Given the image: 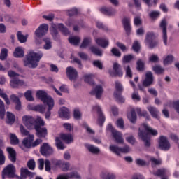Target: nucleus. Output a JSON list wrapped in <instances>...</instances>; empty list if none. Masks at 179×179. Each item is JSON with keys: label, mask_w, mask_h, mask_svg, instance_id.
I'll list each match as a JSON object with an SVG mask.
<instances>
[{"label": "nucleus", "mask_w": 179, "mask_h": 179, "mask_svg": "<svg viewBox=\"0 0 179 179\" xmlns=\"http://www.w3.org/2000/svg\"><path fill=\"white\" fill-rule=\"evenodd\" d=\"M132 48L134 50V51H135L136 52H138V51H139V50H141V44L139 43V42L138 41H135Z\"/></svg>", "instance_id": "56"}, {"label": "nucleus", "mask_w": 179, "mask_h": 179, "mask_svg": "<svg viewBox=\"0 0 179 179\" xmlns=\"http://www.w3.org/2000/svg\"><path fill=\"white\" fill-rule=\"evenodd\" d=\"M66 71V75L71 82L78 78V71H76V69H73V67H67Z\"/></svg>", "instance_id": "13"}, {"label": "nucleus", "mask_w": 179, "mask_h": 179, "mask_svg": "<svg viewBox=\"0 0 179 179\" xmlns=\"http://www.w3.org/2000/svg\"><path fill=\"white\" fill-rule=\"evenodd\" d=\"M80 179V175L77 172H71L67 174H61L57 177V179Z\"/></svg>", "instance_id": "15"}, {"label": "nucleus", "mask_w": 179, "mask_h": 179, "mask_svg": "<svg viewBox=\"0 0 179 179\" xmlns=\"http://www.w3.org/2000/svg\"><path fill=\"white\" fill-rule=\"evenodd\" d=\"M93 78H94L93 74H85L84 76V80L87 83H90V85H93Z\"/></svg>", "instance_id": "43"}, {"label": "nucleus", "mask_w": 179, "mask_h": 179, "mask_svg": "<svg viewBox=\"0 0 179 179\" xmlns=\"http://www.w3.org/2000/svg\"><path fill=\"white\" fill-rule=\"evenodd\" d=\"M78 9L73 8L71 10H68L67 15H69V16H73V15H78Z\"/></svg>", "instance_id": "64"}, {"label": "nucleus", "mask_w": 179, "mask_h": 179, "mask_svg": "<svg viewBox=\"0 0 179 179\" xmlns=\"http://www.w3.org/2000/svg\"><path fill=\"white\" fill-rule=\"evenodd\" d=\"M131 20L128 17H124L123 19V24L124 26V30L127 33H129L131 31Z\"/></svg>", "instance_id": "39"}, {"label": "nucleus", "mask_w": 179, "mask_h": 179, "mask_svg": "<svg viewBox=\"0 0 179 179\" xmlns=\"http://www.w3.org/2000/svg\"><path fill=\"white\" fill-rule=\"evenodd\" d=\"M17 37L19 40L20 42L21 43H26L27 40V36H24L22 32L18 31L17 33Z\"/></svg>", "instance_id": "49"}, {"label": "nucleus", "mask_w": 179, "mask_h": 179, "mask_svg": "<svg viewBox=\"0 0 179 179\" xmlns=\"http://www.w3.org/2000/svg\"><path fill=\"white\" fill-rule=\"evenodd\" d=\"M10 141L11 145H17V143H19V138H17V136H16V134H10Z\"/></svg>", "instance_id": "45"}, {"label": "nucleus", "mask_w": 179, "mask_h": 179, "mask_svg": "<svg viewBox=\"0 0 179 179\" xmlns=\"http://www.w3.org/2000/svg\"><path fill=\"white\" fill-rule=\"evenodd\" d=\"M20 131L22 135H24V136H27V138L23 139L22 145H20V148H21L22 150H24V148H27V149H30V148H32L31 145L33 143V141H34V135L29 134V131L24 129V127H23V125L20 126Z\"/></svg>", "instance_id": "4"}, {"label": "nucleus", "mask_w": 179, "mask_h": 179, "mask_svg": "<svg viewBox=\"0 0 179 179\" xmlns=\"http://www.w3.org/2000/svg\"><path fill=\"white\" fill-rule=\"evenodd\" d=\"M85 146L86 149L89 150V152H91V153L97 154L100 152V149L94 145L86 143L85 144Z\"/></svg>", "instance_id": "38"}, {"label": "nucleus", "mask_w": 179, "mask_h": 179, "mask_svg": "<svg viewBox=\"0 0 179 179\" xmlns=\"http://www.w3.org/2000/svg\"><path fill=\"white\" fill-rule=\"evenodd\" d=\"M42 103H43V104H45V106H48V110L49 111H51V110H52V108H54V106L55 104V103L54 102V99H52V97H51L50 96H49Z\"/></svg>", "instance_id": "22"}, {"label": "nucleus", "mask_w": 179, "mask_h": 179, "mask_svg": "<svg viewBox=\"0 0 179 179\" xmlns=\"http://www.w3.org/2000/svg\"><path fill=\"white\" fill-rule=\"evenodd\" d=\"M109 150L112 152V153H115V155L120 156L121 153H128L129 152H131V148L128 145H125L124 148H121L112 144L109 146Z\"/></svg>", "instance_id": "8"}, {"label": "nucleus", "mask_w": 179, "mask_h": 179, "mask_svg": "<svg viewBox=\"0 0 179 179\" xmlns=\"http://www.w3.org/2000/svg\"><path fill=\"white\" fill-rule=\"evenodd\" d=\"M48 31V25L47 24H43L35 31V42L36 44H41V42L38 41L43 36H45Z\"/></svg>", "instance_id": "6"}, {"label": "nucleus", "mask_w": 179, "mask_h": 179, "mask_svg": "<svg viewBox=\"0 0 179 179\" xmlns=\"http://www.w3.org/2000/svg\"><path fill=\"white\" fill-rule=\"evenodd\" d=\"M24 97L26 98V100L28 101H33L34 99L33 98V91L28 90L24 93Z\"/></svg>", "instance_id": "46"}, {"label": "nucleus", "mask_w": 179, "mask_h": 179, "mask_svg": "<svg viewBox=\"0 0 179 179\" xmlns=\"http://www.w3.org/2000/svg\"><path fill=\"white\" fill-rule=\"evenodd\" d=\"M8 75L9 78H10L11 80H13V79H15V78H17V76H19V74H17V73H16L12 70L8 71Z\"/></svg>", "instance_id": "61"}, {"label": "nucleus", "mask_w": 179, "mask_h": 179, "mask_svg": "<svg viewBox=\"0 0 179 179\" xmlns=\"http://www.w3.org/2000/svg\"><path fill=\"white\" fill-rule=\"evenodd\" d=\"M149 16L151 19H157L160 16V11H151Z\"/></svg>", "instance_id": "55"}, {"label": "nucleus", "mask_w": 179, "mask_h": 179, "mask_svg": "<svg viewBox=\"0 0 179 179\" xmlns=\"http://www.w3.org/2000/svg\"><path fill=\"white\" fill-rule=\"evenodd\" d=\"M131 99L134 101H141V96H139V94L137 92H134L131 95Z\"/></svg>", "instance_id": "62"}, {"label": "nucleus", "mask_w": 179, "mask_h": 179, "mask_svg": "<svg viewBox=\"0 0 179 179\" xmlns=\"http://www.w3.org/2000/svg\"><path fill=\"white\" fill-rule=\"evenodd\" d=\"M73 117L75 120H80L82 118V112H80V110L79 108H76L73 110Z\"/></svg>", "instance_id": "47"}, {"label": "nucleus", "mask_w": 179, "mask_h": 179, "mask_svg": "<svg viewBox=\"0 0 179 179\" xmlns=\"http://www.w3.org/2000/svg\"><path fill=\"white\" fill-rule=\"evenodd\" d=\"M152 69L157 75H160V73H163V72H164V69L159 65L155 66Z\"/></svg>", "instance_id": "52"}, {"label": "nucleus", "mask_w": 179, "mask_h": 179, "mask_svg": "<svg viewBox=\"0 0 179 179\" xmlns=\"http://www.w3.org/2000/svg\"><path fill=\"white\" fill-rule=\"evenodd\" d=\"M116 126L117 127V128H120V129H124V120L121 118L118 119L116 122Z\"/></svg>", "instance_id": "60"}, {"label": "nucleus", "mask_w": 179, "mask_h": 179, "mask_svg": "<svg viewBox=\"0 0 179 179\" xmlns=\"http://www.w3.org/2000/svg\"><path fill=\"white\" fill-rule=\"evenodd\" d=\"M155 176H167L169 174V172L167 170L162 169H159L157 172H154Z\"/></svg>", "instance_id": "53"}, {"label": "nucleus", "mask_w": 179, "mask_h": 179, "mask_svg": "<svg viewBox=\"0 0 179 179\" xmlns=\"http://www.w3.org/2000/svg\"><path fill=\"white\" fill-rule=\"evenodd\" d=\"M150 62H159V56L157 55L152 54L149 57Z\"/></svg>", "instance_id": "59"}, {"label": "nucleus", "mask_w": 179, "mask_h": 179, "mask_svg": "<svg viewBox=\"0 0 179 179\" xmlns=\"http://www.w3.org/2000/svg\"><path fill=\"white\" fill-rule=\"evenodd\" d=\"M0 96L3 99L8 106L10 104V100H9V98H8V94H6V93H4L3 90L2 89H0ZM1 109H5V103L1 99H0V110Z\"/></svg>", "instance_id": "16"}, {"label": "nucleus", "mask_w": 179, "mask_h": 179, "mask_svg": "<svg viewBox=\"0 0 179 179\" xmlns=\"http://www.w3.org/2000/svg\"><path fill=\"white\" fill-rule=\"evenodd\" d=\"M28 108L33 111H38V113H41V114H44V113H45V107L43 105L33 106L31 104H29Z\"/></svg>", "instance_id": "23"}, {"label": "nucleus", "mask_w": 179, "mask_h": 179, "mask_svg": "<svg viewBox=\"0 0 179 179\" xmlns=\"http://www.w3.org/2000/svg\"><path fill=\"white\" fill-rule=\"evenodd\" d=\"M103 92L104 90L101 85H96L94 90L92 92V94H94L96 99H100L103 96Z\"/></svg>", "instance_id": "26"}, {"label": "nucleus", "mask_w": 179, "mask_h": 179, "mask_svg": "<svg viewBox=\"0 0 179 179\" xmlns=\"http://www.w3.org/2000/svg\"><path fill=\"white\" fill-rule=\"evenodd\" d=\"M115 89L116 92L114 93V96L116 98V100L119 101V103H124L125 101V99L124 96H121V92L124 90V88L122 87V85L121 83L118 81L115 83Z\"/></svg>", "instance_id": "10"}, {"label": "nucleus", "mask_w": 179, "mask_h": 179, "mask_svg": "<svg viewBox=\"0 0 179 179\" xmlns=\"http://www.w3.org/2000/svg\"><path fill=\"white\" fill-rule=\"evenodd\" d=\"M166 26H167V21L164 19L160 23V27L162 29L164 43L165 45H167V30Z\"/></svg>", "instance_id": "17"}, {"label": "nucleus", "mask_w": 179, "mask_h": 179, "mask_svg": "<svg viewBox=\"0 0 179 179\" xmlns=\"http://www.w3.org/2000/svg\"><path fill=\"white\" fill-rule=\"evenodd\" d=\"M16 173V168L13 164H8L2 171V177L5 179V177H9L12 178L15 177V173Z\"/></svg>", "instance_id": "9"}, {"label": "nucleus", "mask_w": 179, "mask_h": 179, "mask_svg": "<svg viewBox=\"0 0 179 179\" xmlns=\"http://www.w3.org/2000/svg\"><path fill=\"white\" fill-rule=\"evenodd\" d=\"M15 116L13 113L10 112L6 113V122L7 124H9L10 125H12V124H15Z\"/></svg>", "instance_id": "37"}, {"label": "nucleus", "mask_w": 179, "mask_h": 179, "mask_svg": "<svg viewBox=\"0 0 179 179\" xmlns=\"http://www.w3.org/2000/svg\"><path fill=\"white\" fill-rule=\"evenodd\" d=\"M27 166L30 170H34L36 169V162L34 159H31L27 162Z\"/></svg>", "instance_id": "58"}, {"label": "nucleus", "mask_w": 179, "mask_h": 179, "mask_svg": "<svg viewBox=\"0 0 179 179\" xmlns=\"http://www.w3.org/2000/svg\"><path fill=\"white\" fill-rule=\"evenodd\" d=\"M69 41L70 44H73V45H78V44L80 43V38L78 36H71L69 38Z\"/></svg>", "instance_id": "42"}, {"label": "nucleus", "mask_w": 179, "mask_h": 179, "mask_svg": "<svg viewBox=\"0 0 179 179\" xmlns=\"http://www.w3.org/2000/svg\"><path fill=\"white\" fill-rule=\"evenodd\" d=\"M43 41L45 43L43 45L44 50H51V48H52V43H51L50 38H43Z\"/></svg>", "instance_id": "40"}, {"label": "nucleus", "mask_w": 179, "mask_h": 179, "mask_svg": "<svg viewBox=\"0 0 179 179\" xmlns=\"http://www.w3.org/2000/svg\"><path fill=\"white\" fill-rule=\"evenodd\" d=\"M22 124L28 128V129H35L36 131V135L38 138H45L47 136V129L44 127L45 122L41 117L38 116L34 120L31 115H24L22 117Z\"/></svg>", "instance_id": "1"}, {"label": "nucleus", "mask_w": 179, "mask_h": 179, "mask_svg": "<svg viewBox=\"0 0 179 179\" xmlns=\"http://www.w3.org/2000/svg\"><path fill=\"white\" fill-rule=\"evenodd\" d=\"M7 152L9 154V159L11 162H16V151L13 148L8 147Z\"/></svg>", "instance_id": "32"}, {"label": "nucleus", "mask_w": 179, "mask_h": 179, "mask_svg": "<svg viewBox=\"0 0 179 179\" xmlns=\"http://www.w3.org/2000/svg\"><path fill=\"white\" fill-rule=\"evenodd\" d=\"M101 177L103 179H115V175L107 173H101Z\"/></svg>", "instance_id": "54"}, {"label": "nucleus", "mask_w": 179, "mask_h": 179, "mask_svg": "<svg viewBox=\"0 0 179 179\" xmlns=\"http://www.w3.org/2000/svg\"><path fill=\"white\" fill-rule=\"evenodd\" d=\"M41 58H43V52H35L33 50H30L24 59V66H28V68H37Z\"/></svg>", "instance_id": "3"}, {"label": "nucleus", "mask_w": 179, "mask_h": 179, "mask_svg": "<svg viewBox=\"0 0 179 179\" xmlns=\"http://www.w3.org/2000/svg\"><path fill=\"white\" fill-rule=\"evenodd\" d=\"M10 100L15 103L16 110H17L18 111H20V110H22V103L20 102V100L16 95L12 94L10 96Z\"/></svg>", "instance_id": "29"}, {"label": "nucleus", "mask_w": 179, "mask_h": 179, "mask_svg": "<svg viewBox=\"0 0 179 179\" xmlns=\"http://www.w3.org/2000/svg\"><path fill=\"white\" fill-rule=\"evenodd\" d=\"M52 27L53 29V30L52 31V35L53 36V37L54 36H55V34H57V31H56L57 27L59 30H61L62 33H63V34H64L65 36H68V34H69V31H68V29L62 24H59L57 26L55 24H53Z\"/></svg>", "instance_id": "14"}, {"label": "nucleus", "mask_w": 179, "mask_h": 179, "mask_svg": "<svg viewBox=\"0 0 179 179\" xmlns=\"http://www.w3.org/2000/svg\"><path fill=\"white\" fill-rule=\"evenodd\" d=\"M153 83V73L152 72L148 71L145 74V78L143 82V85L144 86H150Z\"/></svg>", "instance_id": "20"}, {"label": "nucleus", "mask_w": 179, "mask_h": 179, "mask_svg": "<svg viewBox=\"0 0 179 179\" xmlns=\"http://www.w3.org/2000/svg\"><path fill=\"white\" fill-rule=\"evenodd\" d=\"M153 38H155V34L153 32H148L146 34L145 44L148 45L150 48H153L152 43H153Z\"/></svg>", "instance_id": "21"}, {"label": "nucleus", "mask_w": 179, "mask_h": 179, "mask_svg": "<svg viewBox=\"0 0 179 179\" xmlns=\"http://www.w3.org/2000/svg\"><path fill=\"white\" fill-rule=\"evenodd\" d=\"M66 26L69 27H71V26H73V30L74 31H79V29L80 28V26H82L80 23H78L73 20H69L66 22Z\"/></svg>", "instance_id": "33"}, {"label": "nucleus", "mask_w": 179, "mask_h": 179, "mask_svg": "<svg viewBox=\"0 0 179 179\" xmlns=\"http://www.w3.org/2000/svg\"><path fill=\"white\" fill-rule=\"evenodd\" d=\"M111 52L115 55V57H121V52H120V50H118V49L115 48H113L111 50Z\"/></svg>", "instance_id": "63"}, {"label": "nucleus", "mask_w": 179, "mask_h": 179, "mask_svg": "<svg viewBox=\"0 0 179 179\" xmlns=\"http://www.w3.org/2000/svg\"><path fill=\"white\" fill-rule=\"evenodd\" d=\"M113 71H115V75L122 76V72H121V66L118 63L115 62L113 64Z\"/></svg>", "instance_id": "41"}, {"label": "nucleus", "mask_w": 179, "mask_h": 179, "mask_svg": "<svg viewBox=\"0 0 179 179\" xmlns=\"http://www.w3.org/2000/svg\"><path fill=\"white\" fill-rule=\"evenodd\" d=\"M147 110L149 111V113L151 114L152 117L154 118H159V110L153 106H148Z\"/></svg>", "instance_id": "35"}, {"label": "nucleus", "mask_w": 179, "mask_h": 179, "mask_svg": "<svg viewBox=\"0 0 179 179\" xmlns=\"http://www.w3.org/2000/svg\"><path fill=\"white\" fill-rule=\"evenodd\" d=\"M95 43L98 45H100V47H102V48H106V47H108V44H109L108 39L101 38H96Z\"/></svg>", "instance_id": "28"}, {"label": "nucleus", "mask_w": 179, "mask_h": 179, "mask_svg": "<svg viewBox=\"0 0 179 179\" xmlns=\"http://www.w3.org/2000/svg\"><path fill=\"white\" fill-rule=\"evenodd\" d=\"M94 111H96L99 114L98 117V124L100 125H103L104 124V121H106V118L104 117V115L101 113V109L100 108V106L96 105L94 107Z\"/></svg>", "instance_id": "19"}, {"label": "nucleus", "mask_w": 179, "mask_h": 179, "mask_svg": "<svg viewBox=\"0 0 179 179\" xmlns=\"http://www.w3.org/2000/svg\"><path fill=\"white\" fill-rule=\"evenodd\" d=\"M107 131H110L112 133V136L114 138L115 142L117 143H124V138H122V134L115 130L111 124H108L106 127Z\"/></svg>", "instance_id": "7"}, {"label": "nucleus", "mask_w": 179, "mask_h": 179, "mask_svg": "<svg viewBox=\"0 0 179 179\" xmlns=\"http://www.w3.org/2000/svg\"><path fill=\"white\" fill-rule=\"evenodd\" d=\"M149 135L156 136L157 135V130L151 128L145 123L141 124L139 128L138 136L144 142L145 146H150Z\"/></svg>", "instance_id": "2"}, {"label": "nucleus", "mask_w": 179, "mask_h": 179, "mask_svg": "<svg viewBox=\"0 0 179 179\" xmlns=\"http://www.w3.org/2000/svg\"><path fill=\"white\" fill-rule=\"evenodd\" d=\"M150 160L151 162V164L152 167H155V166H159V164H162V159H156L153 157H150Z\"/></svg>", "instance_id": "50"}, {"label": "nucleus", "mask_w": 179, "mask_h": 179, "mask_svg": "<svg viewBox=\"0 0 179 179\" xmlns=\"http://www.w3.org/2000/svg\"><path fill=\"white\" fill-rule=\"evenodd\" d=\"M62 141H64L65 143H72L73 142V135L71 134H61L59 137H57L55 139L56 146L57 149H60L61 150L65 149V145Z\"/></svg>", "instance_id": "5"}, {"label": "nucleus", "mask_w": 179, "mask_h": 179, "mask_svg": "<svg viewBox=\"0 0 179 179\" xmlns=\"http://www.w3.org/2000/svg\"><path fill=\"white\" fill-rule=\"evenodd\" d=\"M6 58H8V49L3 48L0 54V59L1 61H5Z\"/></svg>", "instance_id": "48"}, {"label": "nucleus", "mask_w": 179, "mask_h": 179, "mask_svg": "<svg viewBox=\"0 0 179 179\" xmlns=\"http://www.w3.org/2000/svg\"><path fill=\"white\" fill-rule=\"evenodd\" d=\"M134 56L132 55H125L123 57V62L124 64L128 63V62H131V61H132V59H134Z\"/></svg>", "instance_id": "57"}, {"label": "nucleus", "mask_w": 179, "mask_h": 179, "mask_svg": "<svg viewBox=\"0 0 179 179\" xmlns=\"http://www.w3.org/2000/svg\"><path fill=\"white\" fill-rule=\"evenodd\" d=\"M136 113H135V109L132 108L130 112L127 113V119L132 124H135L136 122Z\"/></svg>", "instance_id": "30"}, {"label": "nucleus", "mask_w": 179, "mask_h": 179, "mask_svg": "<svg viewBox=\"0 0 179 179\" xmlns=\"http://www.w3.org/2000/svg\"><path fill=\"white\" fill-rule=\"evenodd\" d=\"M58 114L60 118H66V120L69 119L71 117V112H69L68 108L66 107H62L59 110Z\"/></svg>", "instance_id": "18"}, {"label": "nucleus", "mask_w": 179, "mask_h": 179, "mask_svg": "<svg viewBox=\"0 0 179 179\" xmlns=\"http://www.w3.org/2000/svg\"><path fill=\"white\" fill-rule=\"evenodd\" d=\"M49 96H50L47 94V92H45V91L38 90L36 92V97L39 99V100H41L42 102L46 100V99Z\"/></svg>", "instance_id": "34"}, {"label": "nucleus", "mask_w": 179, "mask_h": 179, "mask_svg": "<svg viewBox=\"0 0 179 179\" xmlns=\"http://www.w3.org/2000/svg\"><path fill=\"white\" fill-rule=\"evenodd\" d=\"M13 56L15 58H23L24 57V50L23 48L19 46L17 47L13 52Z\"/></svg>", "instance_id": "31"}, {"label": "nucleus", "mask_w": 179, "mask_h": 179, "mask_svg": "<svg viewBox=\"0 0 179 179\" xmlns=\"http://www.w3.org/2000/svg\"><path fill=\"white\" fill-rule=\"evenodd\" d=\"M27 177H33V173L29 171L27 168H21L20 179H26Z\"/></svg>", "instance_id": "27"}, {"label": "nucleus", "mask_w": 179, "mask_h": 179, "mask_svg": "<svg viewBox=\"0 0 179 179\" xmlns=\"http://www.w3.org/2000/svg\"><path fill=\"white\" fill-rule=\"evenodd\" d=\"M90 43H92V38L90 37H85V38H84V39L83 41L80 48H86V47H87V45H89V44H90Z\"/></svg>", "instance_id": "44"}, {"label": "nucleus", "mask_w": 179, "mask_h": 179, "mask_svg": "<svg viewBox=\"0 0 179 179\" xmlns=\"http://www.w3.org/2000/svg\"><path fill=\"white\" fill-rule=\"evenodd\" d=\"M158 143L162 150H169L170 148H171V145H170V142H169L167 137L164 136L159 137Z\"/></svg>", "instance_id": "11"}, {"label": "nucleus", "mask_w": 179, "mask_h": 179, "mask_svg": "<svg viewBox=\"0 0 179 179\" xmlns=\"http://www.w3.org/2000/svg\"><path fill=\"white\" fill-rule=\"evenodd\" d=\"M163 65L164 66H168V65H171L172 62H174V56L173 55H167L164 56L163 59Z\"/></svg>", "instance_id": "24"}, {"label": "nucleus", "mask_w": 179, "mask_h": 179, "mask_svg": "<svg viewBox=\"0 0 179 179\" xmlns=\"http://www.w3.org/2000/svg\"><path fill=\"white\" fill-rule=\"evenodd\" d=\"M10 85L11 87L15 89L16 87H19L20 86H24V85H26V83H24V81H23L22 80L15 79L14 78V79L10 80Z\"/></svg>", "instance_id": "25"}, {"label": "nucleus", "mask_w": 179, "mask_h": 179, "mask_svg": "<svg viewBox=\"0 0 179 179\" xmlns=\"http://www.w3.org/2000/svg\"><path fill=\"white\" fill-rule=\"evenodd\" d=\"M100 11L102 13H104V15H108V16H112V15L115 14V10L110 8H107V7H102L100 9Z\"/></svg>", "instance_id": "36"}, {"label": "nucleus", "mask_w": 179, "mask_h": 179, "mask_svg": "<svg viewBox=\"0 0 179 179\" xmlns=\"http://www.w3.org/2000/svg\"><path fill=\"white\" fill-rule=\"evenodd\" d=\"M90 50L95 55H98L99 57H101V55H103V52L94 46L91 47Z\"/></svg>", "instance_id": "51"}, {"label": "nucleus", "mask_w": 179, "mask_h": 179, "mask_svg": "<svg viewBox=\"0 0 179 179\" xmlns=\"http://www.w3.org/2000/svg\"><path fill=\"white\" fill-rule=\"evenodd\" d=\"M41 153L43 156H50L54 153V150L48 143H45L41 147Z\"/></svg>", "instance_id": "12"}]
</instances>
